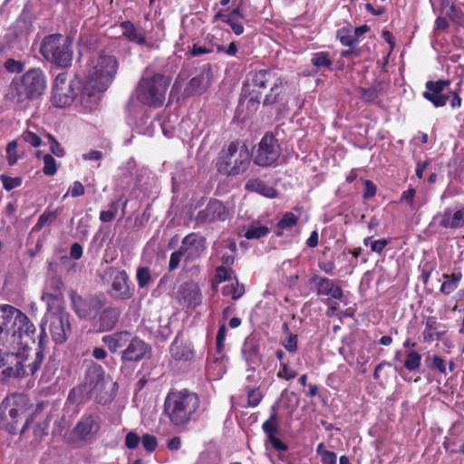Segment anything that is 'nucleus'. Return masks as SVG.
Instances as JSON below:
<instances>
[{
    "instance_id": "9d476101",
    "label": "nucleus",
    "mask_w": 464,
    "mask_h": 464,
    "mask_svg": "<svg viewBox=\"0 0 464 464\" xmlns=\"http://www.w3.org/2000/svg\"><path fill=\"white\" fill-rule=\"evenodd\" d=\"M251 154L256 165L271 167L278 160L281 155V147L275 135L268 131L264 134Z\"/></svg>"
},
{
    "instance_id": "09e8293b",
    "label": "nucleus",
    "mask_w": 464,
    "mask_h": 464,
    "mask_svg": "<svg viewBox=\"0 0 464 464\" xmlns=\"http://www.w3.org/2000/svg\"><path fill=\"white\" fill-rule=\"evenodd\" d=\"M247 405L249 407H256L262 401L264 395L259 388H247Z\"/></svg>"
},
{
    "instance_id": "8fccbe9b",
    "label": "nucleus",
    "mask_w": 464,
    "mask_h": 464,
    "mask_svg": "<svg viewBox=\"0 0 464 464\" xmlns=\"http://www.w3.org/2000/svg\"><path fill=\"white\" fill-rule=\"evenodd\" d=\"M119 203L118 201H112L110 204L109 210H102L100 212V220L103 223L111 222L118 212Z\"/></svg>"
},
{
    "instance_id": "aec40b11",
    "label": "nucleus",
    "mask_w": 464,
    "mask_h": 464,
    "mask_svg": "<svg viewBox=\"0 0 464 464\" xmlns=\"http://www.w3.org/2000/svg\"><path fill=\"white\" fill-rule=\"evenodd\" d=\"M0 418L5 422V430L12 435L16 434L21 416L24 414V407H11L10 398L5 397L0 404Z\"/></svg>"
},
{
    "instance_id": "a19ab883",
    "label": "nucleus",
    "mask_w": 464,
    "mask_h": 464,
    "mask_svg": "<svg viewBox=\"0 0 464 464\" xmlns=\"http://www.w3.org/2000/svg\"><path fill=\"white\" fill-rule=\"evenodd\" d=\"M262 430L265 432L266 439L275 437L279 432L277 414L275 407L272 408V412L269 418L263 423Z\"/></svg>"
},
{
    "instance_id": "f8f14e48",
    "label": "nucleus",
    "mask_w": 464,
    "mask_h": 464,
    "mask_svg": "<svg viewBox=\"0 0 464 464\" xmlns=\"http://www.w3.org/2000/svg\"><path fill=\"white\" fill-rule=\"evenodd\" d=\"M70 298L73 311L81 319H95L105 304L104 301L98 295L82 297L74 290L70 292Z\"/></svg>"
},
{
    "instance_id": "f704fd0d",
    "label": "nucleus",
    "mask_w": 464,
    "mask_h": 464,
    "mask_svg": "<svg viewBox=\"0 0 464 464\" xmlns=\"http://www.w3.org/2000/svg\"><path fill=\"white\" fill-rule=\"evenodd\" d=\"M171 356L176 361H190L193 358V351L183 343L175 341L170 347Z\"/></svg>"
},
{
    "instance_id": "79ce46f5",
    "label": "nucleus",
    "mask_w": 464,
    "mask_h": 464,
    "mask_svg": "<svg viewBox=\"0 0 464 464\" xmlns=\"http://www.w3.org/2000/svg\"><path fill=\"white\" fill-rule=\"evenodd\" d=\"M353 34V28L350 26H344L339 28L336 31V38L340 41L341 44L347 47H357V41L354 39Z\"/></svg>"
},
{
    "instance_id": "13d9d810",
    "label": "nucleus",
    "mask_w": 464,
    "mask_h": 464,
    "mask_svg": "<svg viewBox=\"0 0 464 464\" xmlns=\"http://www.w3.org/2000/svg\"><path fill=\"white\" fill-rule=\"evenodd\" d=\"M233 274V269L225 266H219L216 268V279L219 283L231 280Z\"/></svg>"
},
{
    "instance_id": "20e7f679",
    "label": "nucleus",
    "mask_w": 464,
    "mask_h": 464,
    "mask_svg": "<svg viewBox=\"0 0 464 464\" xmlns=\"http://www.w3.org/2000/svg\"><path fill=\"white\" fill-rule=\"evenodd\" d=\"M252 160V154L246 142L231 141L227 149H223L216 162L218 173L236 177L246 173Z\"/></svg>"
},
{
    "instance_id": "0eeeda50",
    "label": "nucleus",
    "mask_w": 464,
    "mask_h": 464,
    "mask_svg": "<svg viewBox=\"0 0 464 464\" xmlns=\"http://www.w3.org/2000/svg\"><path fill=\"white\" fill-rule=\"evenodd\" d=\"M71 41L61 34H53L44 38L40 53L48 62L59 67L66 68L72 61Z\"/></svg>"
},
{
    "instance_id": "774afa93",
    "label": "nucleus",
    "mask_w": 464,
    "mask_h": 464,
    "mask_svg": "<svg viewBox=\"0 0 464 464\" xmlns=\"http://www.w3.org/2000/svg\"><path fill=\"white\" fill-rule=\"evenodd\" d=\"M182 256H185V255L180 247L179 248V250L171 253L169 262V271H173L179 267Z\"/></svg>"
},
{
    "instance_id": "c756f323",
    "label": "nucleus",
    "mask_w": 464,
    "mask_h": 464,
    "mask_svg": "<svg viewBox=\"0 0 464 464\" xmlns=\"http://www.w3.org/2000/svg\"><path fill=\"white\" fill-rule=\"evenodd\" d=\"M179 294L188 307L196 308L201 304L202 295L198 285L185 284L181 286Z\"/></svg>"
},
{
    "instance_id": "338daca9",
    "label": "nucleus",
    "mask_w": 464,
    "mask_h": 464,
    "mask_svg": "<svg viewBox=\"0 0 464 464\" xmlns=\"http://www.w3.org/2000/svg\"><path fill=\"white\" fill-rule=\"evenodd\" d=\"M363 184H364V191L362 194V198L364 199L372 198L377 193L376 185L370 179H364Z\"/></svg>"
},
{
    "instance_id": "72a5a7b5",
    "label": "nucleus",
    "mask_w": 464,
    "mask_h": 464,
    "mask_svg": "<svg viewBox=\"0 0 464 464\" xmlns=\"http://www.w3.org/2000/svg\"><path fill=\"white\" fill-rule=\"evenodd\" d=\"M445 333V331H439V323L435 317H429L425 322V328L422 332L423 342L430 343L436 340H440Z\"/></svg>"
},
{
    "instance_id": "ea45409f",
    "label": "nucleus",
    "mask_w": 464,
    "mask_h": 464,
    "mask_svg": "<svg viewBox=\"0 0 464 464\" xmlns=\"http://www.w3.org/2000/svg\"><path fill=\"white\" fill-rule=\"evenodd\" d=\"M360 92V98L361 100L365 103H372L374 102L381 92H382V82H378L377 83L368 87V88H362L361 87L359 89Z\"/></svg>"
},
{
    "instance_id": "f257e3e1",
    "label": "nucleus",
    "mask_w": 464,
    "mask_h": 464,
    "mask_svg": "<svg viewBox=\"0 0 464 464\" xmlns=\"http://www.w3.org/2000/svg\"><path fill=\"white\" fill-rule=\"evenodd\" d=\"M199 395L187 388L171 389L164 401V414L170 425L179 430H186L190 422L196 421L200 414Z\"/></svg>"
},
{
    "instance_id": "9b49d317",
    "label": "nucleus",
    "mask_w": 464,
    "mask_h": 464,
    "mask_svg": "<svg viewBox=\"0 0 464 464\" xmlns=\"http://www.w3.org/2000/svg\"><path fill=\"white\" fill-rule=\"evenodd\" d=\"M26 360V347H20L0 355L1 377L4 381L24 379L25 370L23 362Z\"/></svg>"
},
{
    "instance_id": "7ed1b4c3",
    "label": "nucleus",
    "mask_w": 464,
    "mask_h": 464,
    "mask_svg": "<svg viewBox=\"0 0 464 464\" xmlns=\"http://www.w3.org/2000/svg\"><path fill=\"white\" fill-rule=\"evenodd\" d=\"M105 371L95 362H92L85 372L84 382L70 390L68 401L72 403L81 404L90 399L96 403L105 405L113 400V396L105 391Z\"/></svg>"
},
{
    "instance_id": "69168bd1",
    "label": "nucleus",
    "mask_w": 464,
    "mask_h": 464,
    "mask_svg": "<svg viewBox=\"0 0 464 464\" xmlns=\"http://www.w3.org/2000/svg\"><path fill=\"white\" fill-rule=\"evenodd\" d=\"M140 442V438L136 432L130 431L127 433L125 437L126 448H128L129 450H135L139 446Z\"/></svg>"
},
{
    "instance_id": "680f3d73",
    "label": "nucleus",
    "mask_w": 464,
    "mask_h": 464,
    "mask_svg": "<svg viewBox=\"0 0 464 464\" xmlns=\"http://www.w3.org/2000/svg\"><path fill=\"white\" fill-rule=\"evenodd\" d=\"M85 188L80 181H74L72 186H70L68 191L63 195V198H67L68 195H71L72 198H77L84 195Z\"/></svg>"
},
{
    "instance_id": "a18cd8bd",
    "label": "nucleus",
    "mask_w": 464,
    "mask_h": 464,
    "mask_svg": "<svg viewBox=\"0 0 464 464\" xmlns=\"http://www.w3.org/2000/svg\"><path fill=\"white\" fill-rule=\"evenodd\" d=\"M222 294L223 295H231L233 300H237L245 294V286L236 281V283L224 286Z\"/></svg>"
},
{
    "instance_id": "4be33fe9",
    "label": "nucleus",
    "mask_w": 464,
    "mask_h": 464,
    "mask_svg": "<svg viewBox=\"0 0 464 464\" xmlns=\"http://www.w3.org/2000/svg\"><path fill=\"white\" fill-rule=\"evenodd\" d=\"M211 66L209 63L203 65L199 72L190 79L184 88L186 96L200 95L205 92L211 82Z\"/></svg>"
},
{
    "instance_id": "c9c22d12",
    "label": "nucleus",
    "mask_w": 464,
    "mask_h": 464,
    "mask_svg": "<svg viewBox=\"0 0 464 464\" xmlns=\"http://www.w3.org/2000/svg\"><path fill=\"white\" fill-rule=\"evenodd\" d=\"M311 63L318 69L324 68L332 71L334 62L329 52L320 51L312 54Z\"/></svg>"
},
{
    "instance_id": "4c0bfd02",
    "label": "nucleus",
    "mask_w": 464,
    "mask_h": 464,
    "mask_svg": "<svg viewBox=\"0 0 464 464\" xmlns=\"http://www.w3.org/2000/svg\"><path fill=\"white\" fill-rule=\"evenodd\" d=\"M61 212L62 208H57L54 210H49L48 208L45 209V211L38 218V220L33 227L32 231L38 232L46 225L53 223L61 214Z\"/></svg>"
},
{
    "instance_id": "4d7b16f0",
    "label": "nucleus",
    "mask_w": 464,
    "mask_h": 464,
    "mask_svg": "<svg viewBox=\"0 0 464 464\" xmlns=\"http://www.w3.org/2000/svg\"><path fill=\"white\" fill-rule=\"evenodd\" d=\"M296 375L297 372L295 370L291 369L287 363L283 362L280 363L279 370L276 373L277 378L290 381L292 379H295Z\"/></svg>"
},
{
    "instance_id": "473e14b6",
    "label": "nucleus",
    "mask_w": 464,
    "mask_h": 464,
    "mask_svg": "<svg viewBox=\"0 0 464 464\" xmlns=\"http://www.w3.org/2000/svg\"><path fill=\"white\" fill-rule=\"evenodd\" d=\"M120 313L116 308L108 307L102 308L99 314L100 330L110 331L117 324L119 320Z\"/></svg>"
},
{
    "instance_id": "6e6d98bb",
    "label": "nucleus",
    "mask_w": 464,
    "mask_h": 464,
    "mask_svg": "<svg viewBox=\"0 0 464 464\" xmlns=\"http://www.w3.org/2000/svg\"><path fill=\"white\" fill-rule=\"evenodd\" d=\"M281 344L290 353H295L298 350V337L296 334L289 333L285 340L281 342Z\"/></svg>"
},
{
    "instance_id": "cd10ccee",
    "label": "nucleus",
    "mask_w": 464,
    "mask_h": 464,
    "mask_svg": "<svg viewBox=\"0 0 464 464\" xmlns=\"http://www.w3.org/2000/svg\"><path fill=\"white\" fill-rule=\"evenodd\" d=\"M130 337L131 334L130 332L122 331L104 335L102 340L111 353H116L126 348L129 341H130Z\"/></svg>"
},
{
    "instance_id": "ddd939ff",
    "label": "nucleus",
    "mask_w": 464,
    "mask_h": 464,
    "mask_svg": "<svg viewBox=\"0 0 464 464\" xmlns=\"http://www.w3.org/2000/svg\"><path fill=\"white\" fill-rule=\"evenodd\" d=\"M63 282L58 276L47 278L41 300L46 304L47 313L64 311Z\"/></svg>"
},
{
    "instance_id": "5fc2aeb1",
    "label": "nucleus",
    "mask_w": 464,
    "mask_h": 464,
    "mask_svg": "<svg viewBox=\"0 0 464 464\" xmlns=\"http://www.w3.org/2000/svg\"><path fill=\"white\" fill-rule=\"evenodd\" d=\"M140 441L143 449L150 453L153 452L157 449L158 440L154 435L145 433L140 438Z\"/></svg>"
},
{
    "instance_id": "bb28decb",
    "label": "nucleus",
    "mask_w": 464,
    "mask_h": 464,
    "mask_svg": "<svg viewBox=\"0 0 464 464\" xmlns=\"http://www.w3.org/2000/svg\"><path fill=\"white\" fill-rule=\"evenodd\" d=\"M287 81L281 75L278 81L275 82L266 94L263 101L264 106L273 105L275 103L283 102L286 97Z\"/></svg>"
},
{
    "instance_id": "412c9836",
    "label": "nucleus",
    "mask_w": 464,
    "mask_h": 464,
    "mask_svg": "<svg viewBox=\"0 0 464 464\" xmlns=\"http://www.w3.org/2000/svg\"><path fill=\"white\" fill-rule=\"evenodd\" d=\"M207 239L198 233L187 235L181 242V250L185 255V260L195 261L201 257L206 250Z\"/></svg>"
},
{
    "instance_id": "1a4fd4ad",
    "label": "nucleus",
    "mask_w": 464,
    "mask_h": 464,
    "mask_svg": "<svg viewBox=\"0 0 464 464\" xmlns=\"http://www.w3.org/2000/svg\"><path fill=\"white\" fill-rule=\"evenodd\" d=\"M4 308L7 319L10 320L8 325L10 326L13 334H14L17 346H19V348L28 347V344L23 342L24 337L28 338L34 343L36 342V327L30 318L24 312L14 306Z\"/></svg>"
},
{
    "instance_id": "603ef678",
    "label": "nucleus",
    "mask_w": 464,
    "mask_h": 464,
    "mask_svg": "<svg viewBox=\"0 0 464 464\" xmlns=\"http://www.w3.org/2000/svg\"><path fill=\"white\" fill-rule=\"evenodd\" d=\"M138 285L140 288L146 287L151 281L150 270L149 267H139L136 275Z\"/></svg>"
},
{
    "instance_id": "0e129e2a",
    "label": "nucleus",
    "mask_w": 464,
    "mask_h": 464,
    "mask_svg": "<svg viewBox=\"0 0 464 464\" xmlns=\"http://www.w3.org/2000/svg\"><path fill=\"white\" fill-rule=\"evenodd\" d=\"M430 367L433 369L438 370L440 373L446 375L447 374V363L446 361L439 356V355H433L431 358V364Z\"/></svg>"
},
{
    "instance_id": "c85d7f7f",
    "label": "nucleus",
    "mask_w": 464,
    "mask_h": 464,
    "mask_svg": "<svg viewBox=\"0 0 464 464\" xmlns=\"http://www.w3.org/2000/svg\"><path fill=\"white\" fill-rule=\"evenodd\" d=\"M119 26L122 30V36L129 42L138 45H145L147 44L145 32L142 29H138L131 21H122L119 24Z\"/></svg>"
},
{
    "instance_id": "5701e85b",
    "label": "nucleus",
    "mask_w": 464,
    "mask_h": 464,
    "mask_svg": "<svg viewBox=\"0 0 464 464\" xmlns=\"http://www.w3.org/2000/svg\"><path fill=\"white\" fill-rule=\"evenodd\" d=\"M151 352L150 346L139 337H130L126 348L121 351L122 362H140Z\"/></svg>"
},
{
    "instance_id": "49530a36",
    "label": "nucleus",
    "mask_w": 464,
    "mask_h": 464,
    "mask_svg": "<svg viewBox=\"0 0 464 464\" xmlns=\"http://www.w3.org/2000/svg\"><path fill=\"white\" fill-rule=\"evenodd\" d=\"M0 180L2 181L3 188L6 191H10L14 188L20 187L23 183V179L21 177H11L5 174H2L0 176Z\"/></svg>"
},
{
    "instance_id": "423d86ee",
    "label": "nucleus",
    "mask_w": 464,
    "mask_h": 464,
    "mask_svg": "<svg viewBox=\"0 0 464 464\" xmlns=\"http://www.w3.org/2000/svg\"><path fill=\"white\" fill-rule=\"evenodd\" d=\"M170 79L161 73L151 77H142L136 89L137 100L149 107L160 108L163 105Z\"/></svg>"
},
{
    "instance_id": "7c9ffc66",
    "label": "nucleus",
    "mask_w": 464,
    "mask_h": 464,
    "mask_svg": "<svg viewBox=\"0 0 464 464\" xmlns=\"http://www.w3.org/2000/svg\"><path fill=\"white\" fill-rule=\"evenodd\" d=\"M245 189L248 192H256L267 198H276L277 197V191L271 186H268L263 180L256 178L250 179L245 183Z\"/></svg>"
},
{
    "instance_id": "dca6fc26",
    "label": "nucleus",
    "mask_w": 464,
    "mask_h": 464,
    "mask_svg": "<svg viewBox=\"0 0 464 464\" xmlns=\"http://www.w3.org/2000/svg\"><path fill=\"white\" fill-rule=\"evenodd\" d=\"M48 314L50 315V332L53 342L57 344L65 343L72 333L69 313L64 310Z\"/></svg>"
},
{
    "instance_id": "a878e982",
    "label": "nucleus",
    "mask_w": 464,
    "mask_h": 464,
    "mask_svg": "<svg viewBox=\"0 0 464 464\" xmlns=\"http://www.w3.org/2000/svg\"><path fill=\"white\" fill-rule=\"evenodd\" d=\"M439 225L444 228H457L464 227V206L453 211L446 208L444 212L436 217Z\"/></svg>"
},
{
    "instance_id": "bf43d9fd",
    "label": "nucleus",
    "mask_w": 464,
    "mask_h": 464,
    "mask_svg": "<svg viewBox=\"0 0 464 464\" xmlns=\"http://www.w3.org/2000/svg\"><path fill=\"white\" fill-rule=\"evenodd\" d=\"M45 407V403L44 401H40L36 404L35 409L34 412L31 414V416L27 417L24 425L22 426L20 430V433H24L31 425L34 419L36 418L42 411H44Z\"/></svg>"
},
{
    "instance_id": "c03bdc74",
    "label": "nucleus",
    "mask_w": 464,
    "mask_h": 464,
    "mask_svg": "<svg viewBox=\"0 0 464 464\" xmlns=\"http://www.w3.org/2000/svg\"><path fill=\"white\" fill-rule=\"evenodd\" d=\"M269 228L266 226L259 224H251L246 230L244 236L247 239H259L267 236Z\"/></svg>"
},
{
    "instance_id": "58836bf2",
    "label": "nucleus",
    "mask_w": 464,
    "mask_h": 464,
    "mask_svg": "<svg viewBox=\"0 0 464 464\" xmlns=\"http://www.w3.org/2000/svg\"><path fill=\"white\" fill-rule=\"evenodd\" d=\"M298 220V216L293 212H285L276 224L277 231H276V235L277 237L282 236L283 230L293 228L297 225Z\"/></svg>"
},
{
    "instance_id": "e433bc0d",
    "label": "nucleus",
    "mask_w": 464,
    "mask_h": 464,
    "mask_svg": "<svg viewBox=\"0 0 464 464\" xmlns=\"http://www.w3.org/2000/svg\"><path fill=\"white\" fill-rule=\"evenodd\" d=\"M443 278L445 281L441 284L440 291L443 295H449L457 289L462 278V274L460 272L452 273L451 275L443 274Z\"/></svg>"
},
{
    "instance_id": "2f4dec72",
    "label": "nucleus",
    "mask_w": 464,
    "mask_h": 464,
    "mask_svg": "<svg viewBox=\"0 0 464 464\" xmlns=\"http://www.w3.org/2000/svg\"><path fill=\"white\" fill-rule=\"evenodd\" d=\"M111 286L122 299L130 298L132 295V291L129 285V276L124 270L119 271L114 276Z\"/></svg>"
},
{
    "instance_id": "6e6552de",
    "label": "nucleus",
    "mask_w": 464,
    "mask_h": 464,
    "mask_svg": "<svg viewBox=\"0 0 464 464\" xmlns=\"http://www.w3.org/2000/svg\"><path fill=\"white\" fill-rule=\"evenodd\" d=\"M82 80L77 75L69 78L68 72L59 73L53 84V104L58 108L70 106L78 95L84 100L88 95L82 93Z\"/></svg>"
},
{
    "instance_id": "2eb2a0df",
    "label": "nucleus",
    "mask_w": 464,
    "mask_h": 464,
    "mask_svg": "<svg viewBox=\"0 0 464 464\" xmlns=\"http://www.w3.org/2000/svg\"><path fill=\"white\" fill-rule=\"evenodd\" d=\"M102 424L101 416L96 412H85L73 428V434L79 440L91 441L98 434Z\"/></svg>"
},
{
    "instance_id": "39448f33",
    "label": "nucleus",
    "mask_w": 464,
    "mask_h": 464,
    "mask_svg": "<svg viewBox=\"0 0 464 464\" xmlns=\"http://www.w3.org/2000/svg\"><path fill=\"white\" fill-rule=\"evenodd\" d=\"M12 96L16 102L36 100L44 94L47 88L46 75L40 68H31L11 83Z\"/></svg>"
},
{
    "instance_id": "393cba45",
    "label": "nucleus",
    "mask_w": 464,
    "mask_h": 464,
    "mask_svg": "<svg viewBox=\"0 0 464 464\" xmlns=\"http://www.w3.org/2000/svg\"><path fill=\"white\" fill-rule=\"evenodd\" d=\"M10 320L6 314L1 315L0 322V355L14 349L19 348L15 343L14 334H13L9 324Z\"/></svg>"
},
{
    "instance_id": "e2e57ef3",
    "label": "nucleus",
    "mask_w": 464,
    "mask_h": 464,
    "mask_svg": "<svg viewBox=\"0 0 464 464\" xmlns=\"http://www.w3.org/2000/svg\"><path fill=\"white\" fill-rule=\"evenodd\" d=\"M22 139L24 142L32 145L33 147H39L42 144V139L33 131H24L22 134Z\"/></svg>"
},
{
    "instance_id": "4468645a",
    "label": "nucleus",
    "mask_w": 464,
    "mask_h": 464,
    "mask_svg": "<svg viewBox=\"0 0 464 464\" xmlns=\"http://www.w3.org/2000/svg\"><path fill=\"white\" fill-rule=\"evenodd\" d=\"M46 322H42L40 324V334L37 336V347L34 354L31 353L32 349L26 347V360L23 362L25 370V378L34 376L39 372L45 358L46 344L48 337L46 334Z\"/></svg>"
},
{
    "instance_id": "f3484780",
    "label": "nucleus",
    "mask_w": 464,
    "mask_h": 464,
    "mask_svg": "<svg viewBox=\"0 0 464 464\" xmlns=\"http://www.w3.org/2000/svg\"><path fill=\"white\" fill-rule=\"evenodd\" d=\"M310 283L314 285L317 296H327L329 299L341 301L343 296V281L330 279L325 276L314 275Z\"/></svg>"
},
{
    "instance_id": "de8ad7c7",
    "label": "nucleus",
    "mask_w": 464,
    "mask_h": 464,
    "mask_svg": "<svg viewBox=\"0 0 464 464\" xmlns=\"http://www.w3.org/2000/svg\"><path fill=\"white\" fill-rule=\"evenodd\" d=\"M44 168L43 172L44 175L52 177L57 172V164L55 159L51 154H46L43 158Z\"/></svg>"
},
{
    "instance_id": "864d4df0",
    "label": "nucleus",
    "mask_w": 464,
    "mask_h": 464,
    "mask_svg": "<svg viewBox=\"0 0 464 464\" xmlns=\"http://www.w3.org/2000/svg\"><path fill=\"white\" fill-rule=\"evenodd\" d=\"M5 69L10 73H21L24 70V63L8 58L4 63Z\"/></svg>"
},
{
    "instance_id": "37998d69",
    "label": "nucleus",
    "mask_w": 464,
    "mask_h": 464,
    "mask_svg": "<svg viewBox=\"0 0 464 464\" xmlns=\"http://www.w3.org/2000/svg\"><path fill=\"white\" fill-rule=\"evenodd\" d=\"M421 359V355L417 351L411 350L406 353L403 366L409 372H415L420 369Z\"/></svg>"
},
{
    "instance_id": "f03ea898",
    "label": "nucleus",
    "mask_w": 464,
    "mask_h": 464,
    "mask_svg": "<svg viewBox=\"0 0 464 464\" xmlns=\"http://www.w3.org/2000/svg\"><path fill=\"white\" fill-rule=\"evenodd\" d=\"M87 73L83 83L82 93L92 99L104 92L111 84L119 69V63L113 54L104 51L91 59L87 63Z\"/></svg>"
},
{
    "instance_id": "b1692460",
    "label": "nucleus",
    "mask_w": 464,
    "mask_h": 464,
    "mask_svg": "<svg viewBox=\"0 0 464 464\" xmlns=\"http://www.w3.org/2000/svg\"><path fill=\"white\" fill-rule=\"evenodd\" d=\"M250 76L252 85L263 91L278 81L281 74L275 68H266L251 72Z\"/></svg>"
},
{
    "instance_id": "052dcab7",
    "label": "nucleus",
    "mask_w": 464,
    "mask_h": 464,
    "mask_svg": "<svg viewBox=\"0 0 464 464\" xmlns=\"http://www.w3.org/2000/svg\"><path fill=\"white\" fill-rule=\"evenodd\" d=\"M226 336L227 327L225 324H222L219 326L216 336V349L218 353H221L223 352Z\"/></svg>"
},
{
    "instance_id": "6ab92c4d",
    "label": "nucleus",
    "mask_w": 464,
    "mask_h": 464,
    "mask_svg": "<svg viewBox=\"0 0 464 464\" xmlns=\"http://www.w3.org/2000/svg\"><path fill=\"white\" fill-rule=\"evenodd\" d=\"M450 84V80L428 81L425 83L426 91L422 96L431 102L434 107H444L450 99V95H447V92H444Z\"/></svg>"
},
{
    "instance_id": "a211bd4d",
    "label": "nucleus",
    "mask_w": 464,
    "mask_h": 464,
    "mask_svg": "<svg viewBox=\"0 0 464 464\" xmlns=\"http://www.w3.org/2000/svg\"><path fill=\"white\" fill-rule=\"evenodd\" d=\"M228 214L229 211L222 201L211 198L205 208L198 212L195 221L200 225L225 221Z\"/></svg>"
},
{
    "instance_id": "3c124183",
    "label": "nucleus",
    "mask_w": 464,
    "mask_h": 464,
    "mask_svg": "<svg viewBox=\"0 0 464 464\" xmlns=\"http://www.w3.org/2000/svg\"><path fill=\"white\" fill-rule=\"evenodd\" d=\"M446 15L456 24H461L464 22L463 11L454 4L450 5V9L446 11Z\"/></svg>"
}]
</instances>
